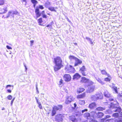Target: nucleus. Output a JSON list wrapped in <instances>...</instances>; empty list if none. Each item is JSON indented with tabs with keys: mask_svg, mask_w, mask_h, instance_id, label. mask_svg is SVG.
I'll use <instances>...</instances> for the list:
<instances>
[{
	"mask_svg": "<svg viewBox=\"0 0 122 122\" xmlns=\"http://www.w3.org/2000/svg\"><path fill=\"white\" fill-rule=\"evenodd\" d=\"M84 90V89L83 88H78L77 90V92L79 93H80L83 92Z\"/></svg>",
	"mask_w": 122,
	"mask_h": 122,
	"instance_id": "nucleus-26",
	"label": "nucleus"
},
{
	"mask_svg": "<svg viewBox=\"0 0 122 122\" xmlns=\"http://www.w3.org/2000/svg\"><path fill=\"white\" fill-rule=\"evenodd\" d=\"M62 81H63L62 80V79H61L60 81H59V82L60 83V84H62L63 83H62Z\"/></svg>",
	"mask_w": 122,
	"mask_h": 122,
	"instance_id": "nucleus-59",
	"label": "nucleus"
},
{
	"mask_svg": "<svg viewBox=\"0 0 122 122\" xmlns=\"http://www.w3.org/2000/svg\"><path fill=\"white\" fill-rule=\"evenodd\" d=\"M36 8H43V6L42 5H39V7L38 6L37 7H36Z\"/></svg>",
	"mask_w": 122,
	"mask_h": 122,
	"instance_id": "nucleus-62",
	"label": "nucleus"
},
{
	"mask_svg": "<svg viewBox=\"0 0 122 122\" xmlns=\"http://www.w3.org/2000/svg\"><path fill=\"white\" fill-rule=\"evenodd\" d=\"M105 109V107H97L96 109L98 111H103Z\"/></svg>",
	"mask_w": 122,
	"mask_h": 122,
	"instance_id": "nucleus-24",
	"label": "nucleus"
},
{
	"mask_svg": "<svg viewBox=\"0 0 122 122\" xmlns=\"http://www.w3.org/2000/svg\"><path fill=\"white\" fill-rule=\"evenodd\" d=\"M116 103H113L112 102L111 103V105H110V107L112 108L114 110L113 111L115 112H118L119 113H120V114L121 115H122V112H121L122 110L121 108L119 107L118 106L119 103L117 101L115 102Z\"/></svg>",
	"mask_w": 122,
	"mask_h": 122,
	"instance_id": "nucleus-2",
	"label": "nucleus"
},
{
	"mask_svg": "<svg viewBox=\"0 0 122 122\" xmlns=\"http://www.w3.org/2000/svg\"><path fill=\"white\" fill-rule=\"evenodd\" d=\"M90 121V122H97L96 121L93 119H91Z\"/></svg>",
	"mask_w": 122,
	"mask_h": 122,
	"instance_id": "nucleus-49",
	"label": "nucleus"
},
{
	"mask_svg": "<svg viewBox=\"0 0 122 122\" xmlns=\"http://www.w3.org/2000/svg\"><path fill=\"white\" fill-rule=\"evenodd\" d=\"M95 112H91L93 113L94 115H95V116H96V117L98 118H102L104 115V114L102 112H98V113H95Z\"/></svg>",
	"mask_w": 122,
	"mask_h": 122,
	"instance_id": "nucleus-7",
	"label": "nucleus"
},
{
	"mask_svg": "<svg viewBox=\"0 0 122 122\" xmlns=\"http://www.w3.org/2000/svg\"><path fill=\"white\" fill-rule=\"evenodd\" d=\"M12 17L14 18V15L13 12L12 10H10L9 11L8 14L7 15V16L6 17H5V18H8L9 17Z\"/></svg>",
	"mask_w": 122,
	"mask_h": 122,
	"instance_id": "nucleus-14",
	"label": "nucleus"
},
{
	"mask_svg": "<svg viewBox=\"0 0 122 122\" xmlns=\"http://www.w3.org/2000/svg\"><path fill=\"white\" fill-rule=\"evenodd\" d=\"M111 79L108 77H106L104 79V80L106 81L109 82L110 81Z\"/></svg>",
	"mask_w": 122,
	"mask_h": 122,
	"instance_id": "nucleus-37",
	"label": "nucleus"
},
{
	"mask_svg": "<svg viewBox=\"0 0 122 122\" xmlns=\"http://www.w3.org/2000/svg\"><path fill=\"white\" fill-rule=\"evenodd\" d=\"M14 101H13V100H12L11 101V103H10V104H11V106L12 105Z\"/></svg>",
	"mask_w": 122,
	"mask_h": 122,
	"instance_id": "nucleus-61",
	"label": "nucleus"
},
{
	"mask_svg": "<svg viewBox=\"0 0 122 122\" xmlns=\"http://www.w3.org/2000/svg\"><path fill=\"white\" fill-rule=\"evenodd\" d=\"M56 110H61L62 109V106L61 105H58L57 106H54V107Z\"/></svg>",
	"mask_w": 122,
	"mask_h": 122,
	"instance_id": "nucleus-21",
	"label": "nucleus"
},
{
	"mask_svg": "<svg viewBox=\"0 0 122 122\" xmlns=\"http://www.w3.org/2000/svg\"><path fill=\"white\" fill-rule=\"evenodd\" d=\"M105 113L106 114H111L112 113V111L110 109H108L106 111Z\"/></svg>",
	"mask_w": 122,
	"mask_h": 122,
	"instance_id": "nucleus-30",
	"label": "nucleus"
},
{
	"mask_svg": "<svg viewBox=\"0 0 122 122\" xmlns=\"http://www.w3.org/2000/svg\"><path fill=\"white\" fill-rule=\"evenodd\" d=\"M81 81L82 82L85 83H86L85 85L86 86V85H87L88 84L90 83L92 84L93 83L92 82L89 81L88 79H86L85 77H82Z\"/></svg>",
	"mask_w": 122,
	"mask_h": 122,
	"instance_id": "nucleus-4",
	"label": "nucleus"
},
{
	"mask_svg": "<svg viewBox=\"0 0 122 122\" xmlns=\"http://www.w3.org/2000/svg\"><path fill=\"white\" fill-rule=\"evenodd\" d=\"M53 22L52 21L51 22V23L49 24L48 25L46 26V27H49V28H51V27H52V23Z\"/></svg>",
	"mask_w": 122,
	"mask_h": 122,
	"instance_id": "nucleus-38",
	"label": "nucleus"
},
{
	"mask_svg": "<svg viewBox=\"0 0 122 122\" xmlns=\"http://www.w3.org/2000/svg\"><path fill=\"white\" fill-rule=\"evenodd\" d=\"M102 74L103 75H106L107 74V72L105 70H103L101 71Z\"/></svg>",
	"mask_w": 122,
	"mask_h": 122,
	"instance_id": "nucleus-36",
	"label": "nucleus"
},
{
	"mask_svg": "<svg viewBox=\"0 0 122 122\" xmlns=\"http://www.w3.org/2000/svg\"><path fill=\"white\" fill-rule=\"evenodd\" d=\"M118 97H119L121 100H122V93L121 94L119 93L118 94Z\"/></svg>",
	"mask_w": 122,
	"mask_h": 122,
	"instance_id": "nucleus-40",
	"label": "nucleus"
},
{
	"mask_svg": "<svg viewBox=\"0 0 122 122\" xmlns=\"http://www.w3.org/2000/svg\"><path fill=\"white\" fill-rule=\"evenodd\" d=\"M86 40L89 41L91 39L90 38L87 37H86Z\"/></svg>",
	"mask_w": 122,
	"mask_h": 122,
	"instance_id": "nucleus-55",
	"label": "nucleus"
},
{
	"mask_svg": "<svg viewBox=\"0 0 122 122\" xmlns=\"http://www.w3.org/2000/svg\"><path fill=\"white\" fill-rule=\"evenodd\" d=\"M79 103L81 105H83L85 103L84 100H80L79 102Z\"/></svg>",
	"mask_w": 122,
	"mask_h": 122,
	"instance_id": "nucleus-32",
	"label": "nucleus"
},
{
	"mask_svg": "<svg viewBox=\"0 0 122 122\" xmlns=\"http://www.w3.org/2000/svg\"><path fill=\"white\" fill-rule=\"evenodd\" d=\"M4 3L3 0H0V5H3Z\"/></svg>",
	"mask_w": 122,
	"mask_h": 122,
	"instance_id": "nucleus-41",
	"label": "nucleus"
},
{
	"mask_svg": "<svg viewBox=\"0 0 122 122\" xmlns=\"http://www.w3.org/2000/svg\"><path fill=\"white\" fill-rule=\"evenodd\" d=\"M7 91L9 93H10L11 92V90L10 89H8L7 90Z\"/></svg>",
	"mask_w": 122,
	"mask_h": 122,
	"instance_id": "nucleus-58",
	"label": "nucleus"
},
{
	"mask_svg": "<svg viewBox=\"0 0 122 122\" xmlns=\"http://www.w3.org/2000/svg\"><path fill=\"white\" fill-rule=\"evenodd\" d=\"M55 120L58 122L62 121L63 120L62 115L61 114L57 115L55 117Z\"/></svg>",
	"mask_w": 122,
	"mask_h": 122,
	"instance_id": "nucleus-6",
	"label": "nucleus"
},
{
	"mask_svg": "<svg viewBox=\"0 0 122 122\" xmlns=\"http://www.w3.org/2000/svg\"><path fill=\"white\" fill-rule=\"evenodd\" d=\"M12 86L13 87V86H11V85H7L6 86V88H7L9 87H11V86Z\"/></svg>",
	"mask_w": 122,
	"mask_h": 122,
	"instance_id": "nucleus-54",
	"label": "nucleus"
},
{
	"mask_svg": "<svg viewBox=\"0 0 122 122\" xmlns=\"http://www.w3.org/2000/svg\"><path fill=\"white\" fill-rule=\"evenodd\" d=\"M82 63V61L77 58L75 61L74 66H78L81 64Z\"/></svg>",
	"mask_w": 122,
	"mask_h": 122,
	"instance_id": "nucleus-12",
	"label": "nucleus"
},
{
	"mask_svg": "<svg viewBox=\"0 0 122 122\" xmlns=\"http://www.w3.org/2000/svg\"><path fill=\"white\" fill-rule=\"evenodd\" d=\"M65 18H66L67 20V21L69 22L70 23H71V21L67 17V16H65Z\"/></svg>",
	"mask_w": 122,
	"mask_h": 122,
	"instance_id": "nucleus-43",
	"label": "nucleus"
},
{
	"mask_svg": "<svg viewBox=\"0 0 122 122\" xmlns=\"http://www.w3.org/2000/svg\"><path fill=\"white\" fill-rule=\"evenodd\" d=\"M38 107L40 109H43L42 107L41 103L39 104Z\"/></svg>",
	"mask_w": 122,
	"mask_h": 122,
	"instance_id": "nucleus-42",
	"label": "nucleus"
},
{
	"mask_svg": "<svg viewBox=\"0 0 122 122\" xmlns=\"http://www.w3.org/2000/svg\"><path fill=\"white\" fill-rule=\"evenodd\" d=\"M87 111L88 110L87 109H85L84 110H82L81 111L82 113H83Z\"/></svg>",
	"mask_w": 122,
	"mask_h": 122,
	"instance_id": "nucleus-47",
	"label": "nucleus"
},
{
	"mask_svg": "<svg viewBox=\"0 0 122 122\" xmlns=\"http://www.w3.org/2000/svg\"><path fill=\"white\" fill-rule=\"evenodd\" d=\"M63 77L64 80L66 81H70L71 77L69 74H65L64 75Z\"/></svg>",
	"mask_w": 122,
	"mask_h": 122,
	"instance_id": "nucleus-9",
	"label": "nucleus"
},
{
	"mask_svg": "<svg viewBox=\"0 0 122 122\" xmlns=\"http://www.w3.org/2000/svg\"><path fill=\"white\" fill-rule=\"evenodd\" d=\"M111 116L109 115H106L105 117L104 118L102 119L101 120V122H107L109 121V119H107V118H110Z\"/></svg>",
	"mask_w": 122,
	"mask_h": 122,
	"instance_id": "nucleus-10",
	"label": "nucleus"
},
{
	"mask_svg": "<svg viewBox=\"0 0 122 122\" xmlns=\"http://www.w3.org/2000/svg\"><path fill=\"white\" fill-rule=\"evenodd\" d=\"M85 67L84 66H83L80 70V71L81 72L82 75L84 76H86V73L85 72Z\"/></svg>",
	"mask_w": 122,
	"mask_h": 122,
	"instance_id": "nucleus-13",
	"label": "nucleus"
},
{
	"mask_svg": "<svg viewBox=\"0 0 122 122\" xmlns=\"http://www.w3.org/2000/svg\"><path fill=\"white\" fill-rule=\"evenodd\" d=\"M57 111L53 107V109L52 111L51 116H54L56 113V111Z\"/></svg>",
	"mask_w": 122,
	"mask_h": 122,
	"instance_id": "nucleus-23",
	"label": "nucleus"
},
{
	"mask_svg": "<svg viewBox=\"0 0 122 122\" xmlns=\"http://www.w3.org/2000/svg\"><path fill=\"white\" fill-rule=\"evenodd\" d=\"M69 58L71 61H72L73 60H74L75 61L77 58L72 55H70L69 56Z\"/></svg>",
	"mask_w": 122,
	"mask_h": 122,
	"instance_id": "nucleus-22",
	"label": "nucleus"
},
{
	"mask_svg": "<svg viewBox=\"0 0 122 122\" xmlns=\"http://www.w3.org/2000/svg\"><path fill=\"white\" fill-rule=\"evenodd\" d=\"M73 115L77 117H79L81 115V112H75V113H74Z\"/></svg>",
	"mask_w": 122,
	"mask_h": 122,
	"instance_id": "nucleus-25",
	"label": "nucleus"
},
{
	"mask_svg": "<svg viewBox=\"0 0 122 122\" xmlns=\"http://www.w3.org/2000/svg\"><path fill=\"white\" fill-rule=\"evenodd\" d=\"M112 89L115 91V92L116 93H118V91L117 90V87H116V86H113L112 87Z\"/></svg>",
	"mask_w": 122,
	"mask_h": 122,
	"instance_id": "nucleus-31",
	"label": "nucleus"
},
{
	"mask_svg": "<svg viewBox=\"0 0 122 122\" xmlns=\"http://www.w3.org/2000/svg\"><path fill=\"white\" fill-rule=\"evenodd\" d=\"M85 96V94L84 93L81 94L77 96L78 98H82L84 97Z\"/></svg>",
	"mask_w": 122,
	"mask_h": 122,
	"instance_id": "nucleus-29",
	"label": "nucleus"
},
{
	"mask_svg": "<svg viewBox=\"0 0 122 122\" xmlns=\"http://www.w3.org/2000/svg\"><path fill=\"white\" fill-rule=\"evenodd\" d=\"M37 85H38V84H37V83H36V89L37 91H38V88L37 87Z\"/></svg>",
	"mask_w": 122,
	"mask_h": 122,
	"instance_id": "nucleus-57",
	"label": "nucleus"
},
{
	"mask_svg": "<svg viewBox=\"0 0 122 122\" xmlns=\"http://www.w3.org/2000/svg\"><path fill=\"white\" fill-rule=\"evenodd\" d=\"M106 75H107V76L108 78H110L111 79H112V77H111V76L108 74L107 73V74H106Z\"/></svg>",
	"mask_w": 122,
	"mask_h": 122,
	"instance_id": "nucleus-52",
	"label": "nucleus"
},
{
	"mask_svg": "<svg viewBox=\"0 0 122 122\" xmlns=\"http://www.w3.org/2000/svg\"><path fill=\"white\" fill-rule=\"evenodd\" d=\"M7 98L9 100H11L12 98V96L10 95H9L7 97Z\"/></svg>",
	"mask_w": 122,
	"mask_h": 122,
	"instance_id": "nucleus-39",
	"label": "nucleus"
},
{
	"mask_svg": "<svg viewBox=\"0 0 122 122\" xmlns=\"http://www.w3.org/2000/svg\"><path fill=\"white\" fill-rule=\"evenodd\" d=\"M38 23L39 24L43 22L42 19V18L41 17L38 20Z\"/></svg>",
	"mask_w": 122,
	"mask_h": 122,
	"instance_id": "nucleus-34",
	"label": "nucleus"
},
{
	"mask_svg": "<svg viewBox=\"0 0 122 122\" xmlns=\"http://www.w3.org/2000/svg\"><path fill=\"white\" fill-rule=\"evenodd\" d=\"M41 13V15L42 14V15H43V14H45V11H42V12Z\"/></svg>",
	"mask_w": 122,
	"mask_h": 122,
	"instance_id": "nucleus-60",
	"label": "nucleus"
},
{
	"mask_svg": "<svg viewBox=\"0 0 122 122\" xmlns=\"http://www.w3.org/2000/svg\"><path fill=\"white\" fill-rule=\"evenodd\" d=\"M91 98L93 101H96L99 99H101V97H100V94H98L92 96L91 97Z\"/></svg>",
	"mask_w": 122,
	"mask_h": 122,
	"instance_id": "nucleus-5",
	"label": "nucleus"
},
{
	"mask_svg": "<svg viewBox=\"0 0 122 122\" xmlns=\"http://www.w3.org/2000/svg\"><path fill=\"white\" fill-rule=\"evenodd\" d=\"M96 105L95 102H92L89 104V107L90 109H93L95 107Z\"/></svg>",
	"mask_w": 122,
	"mask_h": 122,
	"instance_id": "nucleus-18",
	"label": "nucleus"
},
{
	"mask_svg": "<svg viewBox=\"0 0 122 122\" xmlns=\"http://www.w3.org/2000/svg\"><path fill=\"white\" fill-rule=\"evenodd\" d=\"M53 62L55 65L54 67V70L55 71H58L63 66V65L62 64V60L59 56H57L55 58Z\"/></svg>",
	"mask_w": 122,
	"mask_h": 122,
	"instance_id": "nucleus-1",
	"label": "nucleus"
},
{
	"mask_svg": "<svg viewBox=\"0 0 122 122\" xmlns=\"http://www.w3.org/2000/svg\"><path fill=\"white\" fill-rule=\"evenodd\" d=\"M7 8H2L0 10V15L5 13L7 11Z\"/></svg>",
	"mask_w": 122,
	"mask_h": 122,
	"instance_id": "nucleus-20",
	"label": "nucleus"
},
{
	"mask_svg": "<svg viewBox=\"0 0 122 122\" xmlns=\"http://www.w3.org/2000/svg\"><path fill=\"white\" fill-rule=\"evenodd\" d=\"M6 47L7 49H12V48L11 47H10V46H8V45H7L6 46Z\"/></svg>",
	"mask_w": 122,
	"mask_h": 122,
	"instance_id": "nucleus-48",
	"label": "nucleus"
},
{
	"mask_svg": "<svg viewBox=\"0 0 122 122\" xmlns=\"http://www.w3.org/2000/svg\"><path fill=\"white\" fill-rule=\"evenodd\" d=\"M92 116H90L89 113L88 112L85 113L84 115V117L85 118L87 119H90L91 117H92Z\"/></svg>",
	"mask_w": 122,
	"mask_h": 122,
	"instance_id": "nucleus-19",
	"label": "nucleus"
},
{
	"mask_svg": "<svg viewBox=\"0 0 122 122\" xmlns=\"http://www.w3.org/2000/svg\"><path fill=\"white\" fill-rule=\"evenodd\" d=\"M31 2L34 4V7L35 8L36 5L38 3L37 1L36 0H31Z\"/></svg>",
	"mask_w": 122,
	"mask_h": 122,
	"instance_id": "nucleus-28",
	"label": "nucleus"
},
{
	"mask_svg": "<svg viewBox=\"0 0 122 122\" xmlns=\"http://www.w3.org/2000/svg\"><path fill=\"white\" fill-rule=\"evenodd\" d=\"M34 41H30L31 43V45L32 46L33 45V43Z\"/></svg>",
	"mask_w": 122,
	"mask_h": 122,
	"instance_id": "nucleus-56",
	"label": "nucleus"
},
{
	"mask_svg": "<svg viewBox=\"0 0 122 122\" xmlns=\"http://www.w3.org/2000/svg\"><path fill=\"white\" fill-rule=\"evenodd\" d=\"M42 16L43 18H47V16L45 15V14L42 15Z\"/></svg>",
	"mask_w": 122,
	"mask_h": 122,
	"instance_id": "nucleus-50",
	"label": "nucleus"
},
{
	"mask_svg": "<svg viewBox=\"0 0 122 122\" xmlns=\"http://www.w3.org/2000/svg\"><path fill=\"white\" fill-rule=\"evenodd\" d=\"M92 84H91L90 83L86 85V86H88V89L87 90V92L89 93H91L92 92L95 88V86L94 85H92Z\"/></svg>",
	"mask_w": 122,
	"mask_h": 122,
	"instance_id": "nucleus-3",
	"label": "nucleus"
},
{
	"mask_svg": "<svg viewBox=\"0 0 122 122\" xmlns=\"http://www.w3.org/2000/svg\"><path fill=\"white\" fill-rule=\"evenodd\" d=\"M96 80L99 82L102 85H103L104 84V83L102 81L101 79L99 78H96Z\"/></svg>",
	"mask_w": 122,
	"mask_h": 122,
	"instance_id": "nucleus-27",
	"label": "nucleus"
},
{
	"mask_svg": "<svg viewBox=\"0 0 122 122\" xmlns=\"http://www.w3.org/2000/svg\"><path fill=\"white\" fill-rule=\"evenodd\" d=\"M89 43L91 44L92 45H94V43L92 42V39H91Z\"/></svg>",
	"mask_w": 122,
	"mask_h": 122,
	"instance_id": "nucleus-46",
	"label": "nucleus"
},
{
	"mask_svg": "<svg viewBox=\"0 0 122 122\" xmlns=\"http://www.w3.org/2000/svg\"><path fill=\"white\" fill-rule=\"evenodd\" d=\"M74 107L75 108L76 107V106H77L76 104L75 103H74Z\"/></svg>",
	"mask_w": 122,
	"mask_h": 122,
	"instance_id": "nucleus-63",
	"label": "nucleus"
},
{
	"mask_svg": "<svg viewBox=\"0 0 122 122\" xmlns=\"http://www.w3.org/2000/svg\"><path fill=\"white\" fill-rule=\"evenodd\" d=\"M69 66H70V68H72V66H71V65H69Z\"/></svg>",
	"mask_w": 122,
	"mask_h": 122,
	"instance_id": "nucleus-64",
	"label": "nucleus"
},
{
	"mask_svg": "<svg viewBox=\"0 0 122 122\" xmlns=\"http://www.w3.org/2000/svg\"><path fill=\"white\" fill-rule=\"evenodd\" d=\"M81 77V76L78 73L75 74L73 76V79H78Z\"/></svg>",
	"mask_w": 122,
	"mask_h": 122,
	"instance_id": "nucleus-17",
	"label": "nucleus"
},
{
	"mask_svg": "<svg viewBox=\"0 0 122 122\" xmlns=\"http://www.w3.org/2000/svg\"><path fill=\"white\" fill-rule=\"evenodd\" d=\"M35 99H36V102L37 103L39 104H40V103H41V102H39L38 101V99L36 97H35Z\"/></svg>",
	"mask_w": 122,
	"mask_h": 122,
	"instance_id": "nucleus-45",
	"label": "nucleus"
},
{
	"mask_svg": "<svg viewBox=\"0 0 122 122\" xmlns=\"http://www.w3.org/2000/svg\"><path fill=\"white\" fill-rule=\"evenodd\" d=\"M69 118V119L72 121V122H77V120L75 116L74 115L73 116H70Z\"/></svg>",
	"mask_w": 122,
	"mask_h": 122,
	"instance_id": "nucleus-15",
	"label": "nucleus"
},
{
	"mask_svg": "<svg viewBox=\"0 0 122 122\" xmlns=\"http://www.w3.org/2000/svg\"><path fill=\"white\" fill-rule=\"evenodd\" d=\"M104 95L105 97L107 98L110 97H112V95L107 90L104 91Z\"/></svg>",
	"mask_w": 122,
	"mask_h": 122,
	"instance_id": "nucleus-16",
	"label": "nucleus"
},
{
	"mask_svg": "<svg viewBox=\"0 0 122 122\" xmlns=\"http://www.w3.org/2000/svg\"><path fill=\"white\" fill-rule=\"evenodd\" d=\"M49 10H51V11H53L56 12V10L54 8H48Z\"/></svg>",
	"mask_w": 122,
	"mask_h": 122,
	"instance_id": "nucleus-44",
	"label": "nucleus"
},
{
	"mask_svg": "<svg viewBox=\"0 0 122 122\" xmlns=\"http://www.w3.org/2000/svg\"><path fill=\"white\" fill-rule=\"evenodd\" d=\"M109 98L108 100L110 102H112L113 101H115V100L114 99L113 97H112H112H108Z\"/></svg>",
	"mask_w": 122,
	"mask_h": 122,
	"instance_id": "nucleus-33",
	"label": "nucleus"
},
{
	"mask_svg": "<svg viewBox=\"0 0 122 122\" xmlns=\"http://www.w3.org/2000/svg\"><path fill=\"white\" fill-rule=\"evenodd\" d=\"M72 101V97L71 96L68 97L66 98L65 103L66 104L70 103Z\"/></svg>",
	"mask_w": 122,
	"mask_h": 122,
	"instance_id": "nucleus-11",
	"label": "nucleus"
},
{
	"mask_svg": "<svg viewBox=\"0 0 122 122\" xmlns=\"http://www.w3.org/2000/svg\"><path fill=\"white\" fill-rule=\"evenodd\" d=\"M23 65H24V66L25 67V71H26L27 70V68L26 66L24 63H23Z\"/></svg>",
	"mask_w": 122,
	"mask_h": 122,
	"instance_id": "nucleus-51",
	"label": "nucleus"
},
{
	"mask_svg": "<svg viewBox=\"0 0 122 122\" xmlns=\"http://www.w3.org/2000/svg\"><path fill=\"white\" fill-rule=\"evenodd\" d=\"M39 8H36L35 10V12L36 13V19H37V18L40 17L41 15V14L40 11V10L39 9ZM41 9H43L44 8H40Z\"/></svg>",
	"mask_w": 122,
	"mask_h": 122,
	"instance_id": "nucleus-8",
	"label": "nucleus"
},
{
	"mask_svg": "<svg viewBox=\"0 0 122 122\" xmlns=\"http://www.w3.org/2000/svg\"><path fill=\"white\" fill-rule=\"evenodd\" d=\"M50 3L49 2H47L45 4V5L46 6H47V5H49L50 4Z\"/></svg>",
	"mask_w": 122,
	"mask_h": 122,
	"instance_id": "nucleus-53",
	"label": "nucleus"
},
{
	"mask_svg": "<svg viewBox=\"0 0 122 122\" xmlns=\"http://www.w3.org/2000/svg\"><path fill=\"white\" fill-rule=\"evenodd\" d=\"M13 12V14L14 15H19V13L17 11H14L13 10L12 11Z\"/></svg>",
	"mask_w": 122,
	"mask_h": 122,
	"instance_id": "nucleus-35",
	"label": "nucleus"
}]
</instances>
